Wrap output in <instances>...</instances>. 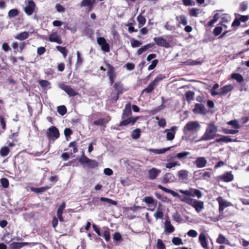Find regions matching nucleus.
I'll return each instance as SVG.
<instances>
[{
  "instance_id": "1",
  "label": "nucleus",
  "mask_w": 249,
  "mask_h": 249,
  "mask_svg": "<svg viewBox=\"0 0 249 249\" xmlns=\"http://www.w3.org/2000/svg\"><path fill=\"white\" fill-rule=\"evenodd\" d=\"M158 188L166 193L171 194L174 197H178L182 202H184L194 208L198 213H200L204 208V202L202 201L197 200L190 197L180 196L174 191L167 189L161 185H158Z\"/></svg>"
},
{
  "instance_id": "2",
  "label": "nucleus",
  "mask_w": 249,
  "mask_h": 249,
  "mask_svg": "<svg viewBox=\"0 0 249 249\" xmlns=\"http://www.w3.org/2000/svg\"><path fill=\"white\" fill-rule=\"evenodd\" d=\"M104 63H105L107 69V75L108 76L110 85L112 86L114 91L120 94H123L127 90V89L124 88V84L121 81H119L115 82L117 77L115 68L106 61H104Z\"/></svg>"
},
{
  "instance_id": "3",
  "label": "nucleus",
  "mask_w": 249,
  "mask_h": 249,
  "mask_svg": "<svg viewBox=\"0 0 249 249\" xmlns=\"http://www.w3.org/2000/svg\"><path fill=\"white\" fill-rule=\"evenodd\" d=\"M132 114L131 104L130 103L125 105L122 114L121 118L123 119L118 124L119 126H126L129 124L130 125H134L137 121L139 119V117L130 116Z\"/></svg>"
},
{
  "instance_id": "4",
  "label": "nucleus",
  "mask_w": 249,
  "mask_h": 249,
  "mask_svg": "<svg viewBox=\"0 0 249 249\" xmlns=\"http://www.w3.org/2000/svg\"><path fill=\"white\" fill-rule=\"evenodd\" d=\"M217 127L214 124H209L206 129V131L199 140V141H208L213 139L216 136H219V134L216 135Z\"/></svg>"
},
{
  "instance_id": "5",
  "label": "nucleus",
  "mask_w": 249,
  "mask_h": 249,
  "mask_svg": "<svg viewBox=\"0 0 249 249\" xmlns=\"http://www.w3.org/2000/svg\"><path fill=\"white\" fill-rule=\"evenodd\" d=\"M78 161L81 165L86 164L89 168H95L98 166V162L92 159H90L85 156L84 152L82 151V154L78 159Z\"/></svg>"
},
{
  "instance_id": "6",
  "label": "nucleus",
  "mask_w": 249,
  "mask_h": 249,
  "mask_svg": "<svg viewBox=\"0 0 249 249\" xmlns=\"http://www.w3.org/2000/svg\"><path fill=\"white\" fill-rule=\"evenodd\" d=\"M46 136L50 142H54L59 138L60 133L58 129L55 126H52L46 130Z\"/></svg>"
},
{
  "instance_id": "7",
  "label": "nucleus",
  "mask_w": 249,
  "mask_h": 249,
  "mask_svg": "<svg viewBox=\"0 0 249 249\" xmlns=\"http://www.w3.org/2000/svg\"><path fill=\"white\" fill-rule=\"evenodd\" d=\"M165 76L162 74H159L153 81L150 82L148 86L142 90V93H150L152 92L155 87H156L159 83L165 78Z\"/></svg>"
},
{
  "instance_id": "8",
  "label": "nucleus",
  "mask_w": 249,
  "mask_h": 249,
  "mask_svg": "<svg viewBox=\"0 0 249 249\" xmlns=\"http://www.w3.org/2000/svg\"><path fill=\"white\" fill-rule=\"evenodd\" d=\"M179 192L184 195L185 196H191V197H195L196 196L197 198H200L202 197V194L201 192L196 189H194L193 188H190L188 190H179Z\"/></svg>"
},
{
  "instance_id": "9",
  "label": "nucleus",
  "mask_w": 249,
  "mask_h": 249,
  "mask_svg": "<svg viewBox=\"0 0 249 249\" xmlns=\"http://www.w3.org/2000/svg\"><path fill=\"white\" fill-rule=\"evenodd\" d=\"M229 125H232V127L235 129H229L227 128H224L222 130L223 132L226 134H235L238 132V130L240 128V125L237 120H233L229 121L227 123Z\"/></svg>"
},
{
  "instance_id": "10",
  "label": "nucleus",
  "mask_w": 249,
  "mask_h": 249,
  "mask_svg": "<svg viewBox=\"0 0 249 249\" xmlns=\"http://www.w3.org/2000/svg\"><path fill=\"white\" fill-rule=\"evenodd\" d=\"M233 89V86L231 85H227L226 86H224L222 87H221L220 89V91L217 92L216 91H211V95L212 96H215V95H224L227 94L229 92L232 90Z\"/></svg>"
},
{
  "instance_id": "11",
  "label": "nucleus",
  "mask_w": 249,
  "mask_h": 249,
  "mask_svg": "<svg viewBox=\"0 0 249 249\" xmlns=\"http://www.w3.org/2000/svg\"><path fill=\"white\" fill-rule=\"evenodd\" d=\"M59 87L65 91L70 97H73L79 95L78 92L74 90L69 85H66L63 83H60L59 84Z\"/></svg>"
},
{
  "instance_id": "12",
  "label": "nucleus",
  "mask_w": 249,
  "mask_h": 249,
  "mask_svg": "<svg viewBox=\"0 0 249 249\" xmlns=\"http://www.w3.org/2000/svg\"><path fill=\"white\" fill-rule=\"evenodd\" d=\"M200 128V125L199 123L196 121H191L186 124L184 127V131L194 132L199 129Z\"/></svg>"
},
{
  "instance_id": "13",
  "label": "nucleus",
  "mask_w": 249,
  "mask_h": 249,
  "mask_svg": "<svg viewBox=\"0 0 249 249\" xmlns=\"http://www.w3.org/2000/svg\"><path fill=\"white\" fill-rule=\"evenodd\" d=\"M143 201L149 205V208L147 209L148 211L153 212L155 210L157 205V201L155 200L153 197L146 196L143 198Z\"/></svg>"
},
{
  "instance_id": "14",
  "label": "nucleus",
  "mask_w": 249,
  "mask_h": 249,
  "mask_svg": "<svg viewBox=\"0 0 249 249\" xmlns=\"http://www.w3.org/2000/svg\"><path fill=\"white\" fill-rule=\"evenodd\" d=\"M36 4L33 0H29L26 6L24 8V11L28 16L32 15L35 12Z\"/></svg>"
},
{
  "instance_id": "15",
  "label": "nucleus",
  "mask_w": 249,
  "mask_h": 249,
  "mask_svg": "<svg viewBox=\"0 0 249 249\" xmlns=\"http://www.w3.org/2000/svg\"><path fill=\"white\" fill-rule=\"evenodd\" d=\"M216 201L218 203L219 205V211L220 213H222L226 207H229L231 205V204L230 202H228L224 200L222 196H218L216 198Z\"/></svg>"
},
{
  "instance_id": "16",
  "label": "nucleus",
  "mask_w": 249,
  "mask_h": 249,
  "mask_svg": "<svg viewBox=\"0 0 249 249\" xmlns=\"http://www.w3.org/2000/svg\"><path fill=\"white\" fill-rule=\"evenodd\" d=\"M45 39L46 40H49L50 42H56L59 44L62 43V40L61 36L58 35L56 32H53L49 35L48 37H45Z\"/></svg>"
},
{
  "instance_id": "17",
  "label": "nucleus",
  "mask_w": 249,
  "mask_h": 249,
  "mask_svg": "<svg viewBox=\"0 0 249 249\" xmlns=\"http://www.w3.org/2000/svg\"><path fill=\"white\" fill-rule=\"evenodd\" d=\"M155 43L159 46L168 48L170 47L169 43L162 36L155 37L153 39Z\"/></svg>"
},
{
  "instance_id": "18",
  "label": "nucleus",
  "mask_w": 249,
  "mask_h": 249,
  "mask_svg": "<svg viewBox=\"0 0 249 249\" xmlns=\"http://www.w3.org/2000/svg\"><path fill=\"white\" fill-rule=\"evenodd\" d=\"M193 111L195 114H200L202 115H205L207 112L204 105L198 103L195 104Z\"/></svg>"
},
{
  "instance_id": "19",
  "label": "nucleus",
  "mask_w": 249,
  "mask_h": 249,
  "mask_svg": "<svg viewBox=\"0 0 249 249\" xmlns=\"http://www.w3.org/2000/svg\"><path fill=\"white\" fill-rule=\"evenodd\" d=\"M175 159V157L172 156L168 158L167 160V162L165 163V166L167 169H171L176 166H180L181 164L178 161H173Z\"/></svg>"
},
{
  "instance_id": "20",
  "label": "nucleus",
  "mask_w": 249,
  "mask_h": 249,
  "mask_svg": "<svg viewBox=\"0 0 249 249\" xmlns=\"http://www.w3.org/2000/svg\"><path fill=\"white\" fill-rule=\"evenodd\" d=\"M219 180H222L224 182H230L233 180L234 177L231 172H227L225 174L218 176Z\"/></svg>"
},
{
  "instance_id": "21",
  "label": "nucleus",
  "mask_w": 249,
  "mask_h": 249,
  "mask_svg": "<svg viewBox=\"0 0 249 249\" xmlns=\"http://www.w3.org/2000/svg\"><path fill=\"white\" fill-rule=\"evenodd\" d=\"M80 5L81 7H87V10L89 12L92 10L94 4L91 0H82Z\"/></svg>"
},
{
  "instance_id": "22",
  "label": "nucleus",
  "mask_w": 249,
  "mask_h": 249,
  "mask_svg": "<svg viewBox=\"0 0 249 249\" xmlns=\"http://www.w3.org/2000/svg\"><path fill=\"white\" fill-rule=\"evenodd\" d=\"M160 172L161 170L160 169H158L156 168H152L148 172L149 179L151 180L156 179Z\"/></svg>"
},
{
  "instance_id": "23",
  "label": "nucleus",
  "mask_w": 249,
  "mask_h": 249,
  "mask_svg": "<svg viewBox=\"0 0 249 249\" xmlns=\"http://www.w3.org/2000/svg\"><path fill=\"white\" fill-rule=\"evenodd\" d=\"M198 240L201 246L204 249H208V241L205 233L202 232L199 234Z\"/></svg>"
},
{
  "instance_id": "24",
  "label": "nucleus",
  "mask_w": 249,
  "mask_h": 249,
  "mask_svg": "<svg viewBox=\"0 0 249 249\" xmlns=\"http://www.w3.org/2000/svg\"><path fill=\"white\" fill-rule=\"evenodd\" d=\"M207 161L204 157H198L195 161V164L197 168L204 167Z\"/></svg>"
},
{
  "instance_id": "25",
  "label": "nucleus",
  "mask_w": 249,
  "mask_h": 249,
  "mask_svg": "<svg viewBox=\"0 0 249 249\" xmlns=\"http://www.w3.org/2000/svg\"><path fill=\"white\" fill-rule=\"evenodd\" d=\"M175 231L174 227L171 224L169 220H166L164 222V232L168 234L172 233Z\"/></svg>"
},
{
  "instance_id": "26",
  "label": "nucleus",
  "mask_w": 249,
  "mask_h": 249,
  "mask_svg": "<svg viewBox=\"0 0 249 249\" xmlns=\"http://www.w3.org/2000/svg\"><path fill=\"white\" fill-rule=\"evenodd\" d=\"M51 188V186H45L39 188L31 187V191L34 192V193L37 194H42L43 192H44L45 191L50 189Z\"/></svg>"
},
{
  "instance_id": "27",
  "label": "nucleus",
  "mask_w": 249,
  "mask_h": 249,
  "mask_svg": "<svg viewBox=\"0 0 249 249\" xmlns=\"http://www.w3.org/2000/svg\"><path fill=\"white\" fill-rule=\"evenodd\" d=\"M174 179V176L172 173H167L163 176L162 182L163 183H167L169 182L173 181Z\"/></svg>"
},
{
  "instance_id": "28",
  "label": "nucleus",
  "mask_w": 249,
  "mask_h": 249,
  "mask_svg": "<svg viewBox=\"0 0 249 249\" xmlns=\"http://www.w3.org/2000/svg\"><path fill=\"white\" fill-rule=\"evenodd\" d=\"M236 140H232L230 138V136H222L221 138L219 139H215L214 142H236Z\"/></svg>"
},
{
  "instance_id": "29",
  "label": "nucleus",
  "mask_w": 249,
  "mask_h": 249,
  "mask_svg": "<svg viewBox=\"0 0 249 249\" xmlns=\"http://www.w3.org/2000/svg\"><path fill=\"white\" fill-rule=\"evenodd\" d=\"M175 130H176V127L173 126L172 127L170 131L167 133L166 134V139L168 141H172L175 138Z\"/></svg>"
},
{
  "instance_id": "30",
  "label": "nucleus",
  "mask_w": 249,
  "mask_h": 249,
  "mask_svg": "<svg viewBox=\"0 0 249 249\" xmlns=\"http://www.w3.org/2000/svg\"><path fill=\"white\" fill-rule=\"evenodd\" d=\"M171 148V147H168L166 148H164L160 149H149V151L152 152L155 154H163L165 153L166 152L170 150Z\"/></svg>"
},
{
  "instance_id": "31",
  "label": "nucleus",
  "mask_w": 249,
  "mask_h": 249,
  "mask_svg": "<svg viewBox=\"0 0 249 249\" xmlns=\"http://www.w3.org/2000/svg\"><path fill=\"white\" fill-rule=\"evenodd\" d=\"M29 36L27 32H23L15 36V38L19 40H23L28 38Z\"/></svg>"
},
{
  "instance_id": "32",
  "label": "nucleus",
  "mask_w": 249,
  "mask_h": 249,
  "mask_svg": "<svg viewBox=\"0 0 249 249\" xmlns=\"http://www.w3.org/2000/svg\"><path fill=\"white\" fill-rule=\"evenodd\" d=\"M188 171L186 170H181L178 172V176L182 180L187 179Z\"/></svg>"
},
{
  "instance_id": "33",
  "label": "nucleus",
  "mask_w": 249,
  "mask_h": 249,
  "mask_svg": "<svg viewBox=\"0 0 249 249\" xmlns=\"http://www.w3.org/2000/svg\"><path fill=\"white\" fill-rule=\"evenodd\" d=\"M121 94L117 93L116 91H113L111 92V93L110 94L109 99L112 102H113L114 103H116L117 101V100L119 99V96Z\"/></svg>"
},
{
  "instance_id": "34",
  "label": "nucleus",
  "mask_w": 249,
  "mask_h": 249,
  "mask_svg": "<svg viewBox=\"0 0 249 249\" xmlns=\"http://www.w3.org/2000/svg\"><path fill=\"white\" fill-rule=\"evenodd\" d=\"M231 78L236 80L238 83H241L244 81V78L240 73H233L231 75Z\"/></svg>"
},
{
  "instance_id": "35",
  "label": "nucleus",
  "mask_w": 249,
  "mask_h": 249,
  "mask_svg": "<svg viewBox=\"0 0 249 249\" xmlns=\"http://www.w3.org/2000/svg\"><path fill=\"white\" fill-rule=\"evenodd\" d=\"M195 92L191 90H188L185 93V97L187 101L190 103L191 101L194 100Z\"/></svg>"
},
{
  "instance_id": "36",
  "label": "nucleus",
  "mask_w": 249,
  "mask_h": 249,
  "mask_svg": "<svg viewBox=\"0 0 249 249\" xmlns=\"http://www.w3.org/2000/svg\"><path fill=\"white\" fill-rule=\"evenodd\" d=\"M216 242L218 244H229L228 240L226 239L225 237L222 234H220L216 239Z\"/></svg>"
},
{
  "instance_id": "37",
  "label": "nucleus",
  "mask_w": 249,
  "mask_h": 249,
  "mask_svg": "<svg viewBox=\"0 0 249 249\" xmlns=\"http://www.w3.org/2000/svg\"><path fill=\"white\" fill-rule=\"evenodd\" d=\"M190 154V153L189 152L183 151L177 154L174 157H175V159L178 158L179 160H182L185 159Z\"/></svg>"
},
{
  "instance_id": "38",
  "label": "nucleus",
  "mask_w": 249,
  "mask_h": 249,
  "mask_svg": "<svg viewBox=\"0 0 249 249\" xmlns=\"http://www.w3.org/2000/svg\"><path fill=\"white\" fill-rule=\"evenodd\" d=\"M199 13L200 10L197 8H193L189 10V15L191 17H197Z\"/></svg>"
},
{
  "instance_id": "39",
  "label": "nucleus",
  "mask_w": 249,
  "mask_h": 249,
  "mask_svg": "<svg viewBox=\"0 0 249 249\" xmlns=\"http://www.w3.org/2000/svg\"><path fill=\"white\" fill-rule=\"evenodd\" d=\"M56 49L63 54V56L64 58L66 57L68 51L66 47L56 46Z\"/></svg>"
},
{
  "instance_id": "40",
  "label": "nucleus",
  "mask_w": 249,
  "mask_h": 249,
  "mask_svg": "<svg viewBox=\"0 0 249 249\" xmlns=\"http://www.w3.org/2000/svg\"><path fill=\"white\" fill-rule=\"evenodd\" d=\"M22 247V242H13L9 245L10 249H20Z\"/></svg>"
},
{
  "instance_id": "41",
  "label": "nucleus",
  "mask_w": 249,
  "mask_h": 249,
  "mask_svg": "<svg viewBox=\"0 0 249 249\" xmlns=\"http://www.w3.org/2000/svg\"><path fill=\"white\" fill-rule=\"evenodd\" d=\"M10 152V149L7 146L2 147L0 149V155L2 157H6Z\"/></svg>"
},
{
  "instance_id": "42",
  "label": "nucleus",
  "mask_w": 249,
  "mask_h": 249,
  "mask_svg": "<svg viewBox=\"0 0 249 249\" xmlns=\"http://www.w3.org/2000/svg\"><path fill=\"white\" fill-rule=\"evenodd\" d=\"M141 129L140 128H137L133 130L131 134V137L134 139H138L141 136Z\"/></svg>"
},
{
  "instance_id": "43",
  "label": "nucleus",
  "mask_w": 249,
  "mask_h": 249,
  "mask_svg": "<svg viewBox=\"0 0 249 249\" xmlns=\"http://www.w3.org/2000/svg\"><path fill=\"white\" fill-rule=\"evenodd\" d=\"M19 14V11L17 9H12L9 11L8 16L9 18H14Z\"/></svg>"
},
{
  "instance_id": "44",
  "label": "nucleus",
  "mask_w": 249,
  "mask_h": 249,
  "mask_svg": "<svg viewBox=\"0 0 249 249\" xmlns=\"http://www.w3.org/2000/svg\"><path fill=\"white\" fill-rule=\"evenodd\" d=\"M100 199L102 202H107L111 205H117V202L116 201H114L111 199L104 197H100Z\"/></svg>"
},
{
  "instance_id": "45",
  "label": "nucleus",
  "mask_w": 249,
  "mask_h": 249,
  "mask_svg": "<svg viewBox=\"0 0 249 249\" xmlns=\"http://www.w3.org/2000/svg\"><path fill=\"white\" fill-rule=\"evenodd\" d=\"M57 110L60 115L63 116L67 113V109L65 106L62 105L57 107Z\"/></svg>"
},
{
  "instance_id": "46",
  "label": "nucleus",
  "mask_w": 249,
  "mask_h": 249,
  "mask_svg": "<svg viewBox=\"0 0 249 249\" xmlns=\"http://www.w3.org/2000/svg\"><path fill=\"white\" fill-rule=\"evenodd\" d=\"M137 20L139 22V27L144 25L146 22V18L141 15H139L137 17Z\"/></svg>"
},
{
  "instance_id": "47",
  "label": "nucleus",
  "mask_w": 249,
  "mask_h": 249,
  "mask_svg": "<svg viewBox=\"0 0 249 249\" xmlns=\"http://www.w3.org/2000/svg\"><path fill=\"white\" fill-rule=\"evenodd\" d=\"M69 147H71L73 149L72 153H76L78 152V146L76 141H72L69 144Z\"/></svg>"
},
{
  "instance_id": "48",
  "label": "nucleus",
  "mask_w": 249,
  "mask_h": 249,
  "mask_svg": "<svg viewBox=\"0 0 249 249\" xmlns=\"http://www.w3.org/2000/svg\"><path fill=\"white\" fill-rule=\"evenodd\" d=\"M130 42H131V46L133 47V48H136V47H140L141 45H142V42L140 41H138L136 39H135V38H131L130 39Z\"/></svg>"
},
{
  "instance_id": "49",
  "label": "nucleus",
  "mask_w": 249,
  "mask_h": 249,
  "mask_svg": "<svg viewBox=\"0 0 249 249\" xmlns=\"http://www.w3.org/2000/svg\"><path fill=\"white\" fill-rule=\"evenodd\" d=\"M38 83L41 88L43 89L46 88L51 85L50 82L46 80H40L38 81Z\"/></svg>"
},
{
  "instance_id": "50",
  "label": "nucleus",
  "mask_w": 249,
  "mask_h": 249,
  "mask_svg": "<svg viewBox=\"0 0 249 249\" xmlns=\"http://www.w3.org/2000/svg\"><path fill=\"white\" fill-rule=\"evenodd\" d=\"M155 118L156 120H158V124L159 126L164 127L166 126V122L164 118L160 119L159 117L157 116H156Z\"/></svg>"
},
{
  "instance_id": "51",
  "label": "nucleus",
  "mask_w": 249,
  "mask_h": 249,
  "mask_svg": "<svg viewBox=\"0 0 249 249\" xmlns=\"http://www.w3.org/2000/svg\"><path fill=\"white\" fill-rule=\"evenodd\" d=\"M173 219L177 222L181 223L182 221V218L180 215V214L176 212L174 215L172 216Z\"/></svg>"
},
{
  "instance_id": "52",
  "label": "nucleus",
  "mask_w": 249,
  "mask_h": 249,
  "mask_svg": "<svg viewBox=\"0 0 249 249\" xmlns=\"http://www.w3.org/2000/svg\"><path fill=\"white\" fill-rule=\"evenodd\" d=\"M172 242L173 244L176 246H178L183 244L182 239L179 237H174L172 238Z\"/></svg>"
},
{
  "instance_id": "53",
  "label": "nucleus",
  "mask_w": 249,
  "mask_h": 249,
  "mask_svg": "<svg viewBox=\"0 0 249 249\" xmlns=\"http://www.w3.org/2000/svg\"><path fill=\"white\" fill-rule=\"evenodd\" d=\"M154 215L157 219H161L163 216V213L162 212L161 209L158 208Z\"/></svg>"
},
{
  "instance_id": "54",
  "label": "nucleus",
  "mask_w": 249,
  "mask_h": 249,
  "mask_svg": "<svg viewBox=\"0 0 249 249\" xmlns=\"http://www.w3.org/2000/svg\"><path fill=\"white\" fill-rule=\"evenodd\" d=\"M179 18L180 20V23L183 24V25H186L187 24V20L186 17L184 15H180L178 17H177L176 18Z\"/></svg>"
},
{
  "instance_id": "55",
  "label": "nucleus",
  "mask_w": 249,
  "mask_h": 249,
  "mask_svg": "<svg viewBox=\"0 0 249 249\" xmlns=\"http://www.w3.org/2000/svg\"><path fill=\"white\" fill-rule=\"evenodd\" d=\"M77 55V61L76 63V66H81L83 63V59L81 57V54L79 51H77L76 52Z\"/></svg>"
},
{
  "instance_id": "56",
  "label": "nucleus",
  "mask_w": 249,
  "mask_h": 249,
  "mask_svg": "<svg viewBox=\"0 0 249 249\" xmlns=\"http://www.w3.org/2000/svg\"><path fill=\"white\" fill-rule=\"evenodd\" d=\"M105 124V119L100 118L99 119L95 121L92 125L103 126Z\"/></svg>"
},
{
  "instance_id": "57",
  "label": "nucleus",
  "mask_w": 249,
  "mask_h": 249,
  "mask_svg": "<svg viewBox=\"0 0 249 249\" xmlns=\"http://www.w3.org/2000/svg\"><path fill=\"white\" fill-rule=\"evenodd\" d=\"M0 183L1 186L4 188H7L9 185V180L6 178H2L0 179Z\"/></svg>"
},
{
  "instance_id": "58",
  "label": "nucleus",
  "mask_w": 249,
  "mask_h": 249,
  "mask_svg": "<svg viewBox=\"0 0 249 249\" xmlns=\"http://www.w3.org/2000/svg\"><path fill=\"white\" fill-rule=\"evenodd\" d=\"M0 124L2 129L5 130L6 128V124L5 118L2 115H0Z\"/></svg>"
},
{
  "instance_id": "59",
  "label": "nucleus",
  "mask_w": 249,
  "mask_h": 249,
  "mask_svg": "<svg viewBox=\"0 0 249 249\" xmlns=\"http://www.w3.org/2000/svg\"><path fill=\"white\" fill-rule=\"evenodd\" d=\"M157 249H166L165 246L161 239H158L157 243Z\"/></svg>"
},
{
  "instance_id": "60",
  "label": "nucleus",
  "mask_w": 249,
  "mask_h": 249,
  "mask_svg": "<svg viewBox=\"0 0 249 249\" xmlns=\"http://www.w3.org/2000/svg\"><path fill=\"white\" fill-rule=\"evenodd\" d=\"M97 41V43L101 47L107 43L106 39L103 37H98Z\"/></svg>"
},
{
  "instance_id": "61",
  "label": "nucleus",
  "mask_w": 249,
  "mask_h": 249,
  "mask_svg": "<svg viewBox=\"0 0 249 249\" xmlns=\"http://www.w3.org/2000/svg\"><path fill=\"white\" fill-rule=\"evenodd\" d=\"M158 59H154L152 61V63L150 65H149L148 67V70L150 71L155 69L158 63Z\"/></svg>"
},
{
  "instance_id": "62",
  "label": "nucleus",
  "mask_w": 249,
  "mask_h": 249,
  "mask_svg": "<svg viewBox=\"0 0 249 249\" xmlns=\"http://www.w3.org/2000/svg\"><path fill=\"white\" fill-rule=\"evenodd\" d=\"M100 201L101 200L99 197H94L91 201V203L94 206H97L100 204Z\"/></svg>"
},
{
  "instance_id": "63",
  "label": "nucleus",
  "mask_w": 249,
  "mask_h": 249,
  "mask_svg": "<svg viewBox=\"0 0 249 249\" xmlns=\"http://www.w3.org/2000/svg\"><path fill=\"white\" fill-rule=\"evenodd\" d=\"M222 31V28L220 26L216 27L213 31V33L215 36L219 35Z\"/></svg>"
},
{
  "instance_id": "64",
  "label": "nucleus",
  "mask_w": 249,
  "mask_h": 249,
  "mask_svg": "<svg viewBox=\"0 0 249 249\" xmlns=\"http://www.w3.org/2000/svg\"><path fill=\"white\" fill-rule=\"evenodd\" d=\"M66 203L63 201L58 207L56 213H63L64 209L66 208Z\"/></svg>"
}]
</instances>
